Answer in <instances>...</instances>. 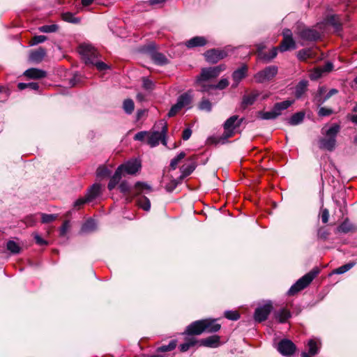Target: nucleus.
<instances>
[{
    "label": "nucleus",
    "mask_w": 357,
    "mask_h": 357,
    "mask_svg": "<svg viewBox=\"0 0 357 357\" xmlns=\"http://www.w3.org/2000/svg\"><path fill=\"white\" fill-rule=\"evenodd\" d=\"M119 188L120 191L124 194L128 193L130 191V185L128 184V183L127 181H122L120 183Z\"/></svg>",
    "instance_id": "052dcab7"
},
{
    "label": "nucleus",
    "mask_w": 357,
    "mask_h": 357,
    "mask_svg": "<svg viewBox=\"0 0 357 357\" xmlns=\"http://www.w3.org/2000/svg\"><path fill=\"white\" fill-rule=\"evenodd\" d=\"M135 188L136 190L137 195H140L141 193H142L144 191L151 192L152 190V188L150 185L142 182H137L135 185Z\"/></svg>",
    "instance_id": "e433bc0d"
},
{
    "label": "nucleus",
    "mask_w": 357,
    "mask_h": 357,
    "mask_svg": "<svg viewBox=\"0 0 357 357\" xmlns=\"http://www.w3.org/2000/svg\"><path fill=\"white\" fill-rule=\"evenodd\" d=\"M87 202H90L89 200L87 199V197L86 196L85 197L79 198L74 202V207L79 208L81 206L84 205Z\"/></svg>",
    "instance_id": "e2e57ef3"
},
{
    "label": "nucleus",
    "mask_w": 357,
    "mask_h": 357,
    "mask_svg": "<svg viewBox=\"0 0 357 357\" xmlns=\"http://www.w3.org/2000/svg\"><path fill=\"white\" fill-rule=\"evenodd\" d=\"M78 52L86 65L90 64L92 60L98 58L99 53L91 44L82 43L78 47Z\"/></svg>",
    "instance_id": "6e6552de"
},
{
    "label": "nucleus",
    "mask_w": 357,
    "mask_h": 357,
    "mask_svg": "<svg viewBox=\"0 0 357 357\" xmlns=\"http://www.w3.org/2000/svg\"><path fill=\"white\" fill-rule=\"evenodd\" d=\"M7 249L13 254H17L20 252V247L13 241L7 243Z\"/></svg>",
    "instance_id": "3c124183"
},
{
    "label": "nucleus",
    "mask_w": 357,
    "mask_h": 357,
    "mask_svg": "<svg viewBox=\"0 0 357 357\" xmlns=\"http://www.w3.org/2000/svg\"><path fill=\"white\" fill-rule=\"evenodd\" d=\"M355 262H349L333 270V274H343L355 266Z\"/></svg>",
    "instance_id": "a19ab883"
},
{
    "label": "nucleus",
    "mask_w": 357,
    "mask_h": 357,
    "mask_svg": "<svg viewBox=\"0 0 357 357\" xmlns=\"http://www.w3.org/2000/svg\"><path fill=\"white\" fill-rule=\"evenodd\" d=\"M110 174V171L106 167H99L97 169V175L98 176H108Z\"/></svg>",
    "instance_id": "0e129e2a"
},
{
    "label": "nucleus",
    "mask_w": 357,
    "mask_h": 357,
    "mask_svg": "<svg viewBox=\"0 0 357 357\" xmlns=\"http://www.w3.org/2000/svg\"><path fill=\"white\" fill-rule=\"evenodd\" d=\"M96 229L97 224L96 220L93 218H89L83 223L80 232L82 234H89L96 231Z\"/></svg>",
    "instance_id": "4be33fe9"
},
{
    "label": "nucleus",
    "mask_w": 357,
    "mask_h": 357,
    "mask_svg": "<svg viewBox=\"0 0 357 357\" xmlns=\"http://www.w3.org/2000/svg\"><path fill=\"white\" fill-rule=\"evenodd\" d=\"M63 20L73 24H77L80 20L78 17H75L74 14L67 12L63 14Z\"/></svg>",
    "instance_id": "09e8293b"
},
{
    "label": "nucleus",
    "mask_w": 357,
    "mask_h": 357,
    "mask_svg": "<svg viewBox=\"0 0 357 357\" xmlns=\"http://www.w3.org/2000/svg\"><path fill=\"white\" fill-rule=\"evenodd\" d=\"M277 349L282 356H290L294 354L296 346L291 340L283 339L278 343Z\"/></svg>",
    "instance_id": "f8f14e48"
},
{
    "label": "nucleus",
    "mask_w": 357,
    "mask_h": 357,
    "mask_svg": "<svg viewBox=\"0 0 357 357\" xmlns=\"http://www.w3.org/2000/svg\"><path fill=\"white\" fill-rule=\"evenodd\" d=\"M101 185L98 183H94L87 191L86 197L89 202L96 199L100 193Z\"/></svg>",
    "instance_id": "cd10ccee"
},
{
    "label": "nucleus",
    "mask_w": 357,
    "mask_h": 357,
    "mask_svg": "<svg viewBox=\"0 0 357 357\" xmlns=\"http://www.w3.org/2000/svg\"><path fill=\"white\" fill-rule=\"evenodd\" d=\"M89 66H94L100 71L105 70L109 68L108 66L105 63L99 61L98 58L92 60V62L90 63V64H89Z\"/></svg>",
    "instance_id": "8fccbe9b"
},
{
    "label": "nucleus",
    "mask_w": 357,
    "mask_h": 357,
    "mask_svg": "<svg viewBox=\"0 0 357 357\" xmlns=\"http://www.w3.org/2000/svg\"><path fill=\"white\" fill-rule=\"evenodd\" d=\"M225 317L232 321H236L240 318V314L237 311L227 310L225 312Z\"/></svg>",
    "instance_id": "5fc2aeb1"
},
{
    "label": "nucleus",
    "mask_w": 357,
    "mask_h": 357,
    "mask_svg": "<svg viewBox=\"0 0 357 357\" xmlns=\"http://www.w3.org/2000/svg\"><path fill=\"white\" fill-rule=\"evenodd\" d=\"M33 236L38 245H47L48 244L47 241L44 240L38 233H33Z\"/></svg>",
    "instance_id": "680f3d73"
},
{
    "label": "nucleus",
    "mask_w": 357,
    "mask_h": 357,
    "mask_svg": "<svg viewBox=\"0 0 357 357\" xmlns=\"http://www.w3.org/2000/svg\"><path fill=\"white\" fill-rule=\"evenodd\" d=\"M243 119H238V116L234 115L229 117L224 123V132L221 137L223 140H227L228 138L231 137L234 133L235 130L240 127L243 123Z\"/></svg>",
    "instance_id": "423d86ee"
},
{
    "label": "nucleus",
    "mask_w": 357,
    "mask_h": 357,
    "mask_svg": "<svg viewBox=\"0 0 357 357\" xmlns=\"http://www.w3.org/2000/svg\"><path fill=\"white\" fill-rule=\"evenodd\" d=\"M324 24L332 26L335 31H339L342 28V24L339 17L335 15H331L324 19Z\"/></svg>",
    "instance_id": "393cba45"
},
{
    "label": "nucleus",
    "mask_w": 357,
    "mask_h": 357,
    "mask_svg": "<svg viewBox=\"0 0 357 357\" xmlns=\"http://www.w3.org/2000/svg\"><path fill=\"white\" fill-rule=\"evenodd\" d=\"M329 235V232L325 228H320L317 232V236L321 239H326Z\"/></svg>",
    "instance_id": "69168bd1"
},
{
    "label": "nucleus",
    "mask_w": 357,
    "mask_h": 357,
    "mask_svg": "<svg viewBox=\"0 0 357 357\" xmlns=\"http://www.w3.org/2000/svg\"><path fill=\"white\" fill-rule=\"evenodd\" d=\"M308 86V81L301 80L300 81L295 87V96L296 98H301L304 93L306 91Z\"/></svg>",
    "instance_id": "c85d7f7f"
},
{
    "label": "nucleus",
    "mask_w": 357,
    "mask_h": 357,
    "mask_svg": "<svg viewBox=\"0 0 357 357\" xmlns=\"http://www.w3.org/2000/svg\"><path fill=\"white\" fill-rule=\"evenodd\" d=\"M227 56L226 51L219 49H211L204 53L206 60L211 63H216Z\"/></svg>",
    "instance_id": "ddd939ff"
},
{
    "label": "nucleus",
    "mask_w": 357,
    "mask_h": 357,
    "mask_svg": "<svg viewBox=\"0 0 357 357\" xmlns=\"http://www.w3.org/2000/svg\"><path fill=\"white\" fill-rule=\"evenodd\" d=\"M278 71L276 66H269L264 69L259 71L254 75V78L257 83H264L271 80L275 77Z\"/></svg>",
    "instance_id": "1a4fd4ad"
},
{
    "label": "nucleus",
    "mask_w": 357,
    "mask_h": 357,
    "mask_svg": "<svg viewBox=\"0 0 357 357\" xmlns=\"http://www.w3.org/2000/svg\"><path fill=\"white\" fill-rule=\"evenodd\" d=\"M24 75L30 79H40L45 77L47 73L45 70L32 68L26 70Z\"/></svg>",
    "instance_id": "5701e85b"
},
{
    "label": "nucleus",
    "mask_w": 357,
    "mask_h": 357,
    "mask_svg": "<svg viewBox=\"0 0 357 357\" xmlns=\"http://www.w3.org/2000/svg\"><path fill=\"white\" fill-rule=\"evenodd\" d=\"M192 97L193 96L190 91L180 95L177 98L176 103L172 105L168 112V117L174 116L181 109L184 107L190 108L192 101Z\"/></svg>",
    "instance_id": "39448f33"
},
{
    "label": "nucleus",
    "mask_w": 357,
    "mask_h": 357,
    "mask_svg": "<svg viewBox=\"0 0 357 357\" xmlns=\"http://www.w3.org/2000/svg\"><path fill=\"white\" fill-rule=\"evenodd\" d=\"M248 71V66L245 64H243L233 72L231 75V77L234 81V83L232 84L233 88L238 86L239 83L247 76Z\"/></svg>",
    "instance_id": "2eb2a0df"
},
{
    "label": "nucleus",
    "mask_w": 357,
    "mask_h": 357,
    "mask_svg": "<svg viewBox=\"0 0 357 357\" xmlns=\"http://www.w3.org/2000/svg\"><path fill=\"white\" fill-rule=\"evenodd\" d=\"M137 205L145 211H149L151 209V202L149 198L144 195L139 196L137 199Z\"/></svg>",
    "instance_id": "72a5a7b5"
},
{
    "label": "nucleus",
    "mask_w": 357,
    "mask_h": 357,
    "mask_svg": "<svg viewBox=\"0 0 357 357\" xmlns=\"http://www.w3.org/2000/svg\"><path fill=\"white\" fill-rule=\"evenodd\" d=\"M47 40V37L43 35L35 36L31 40V45H36L39 43H42Z\"/></svg>",
    "instance_id": "4d7b16f0"
},
{
    "label": "nucleus",
    "mask_w": 357,
    "mask_h": 357,
    "mask_svg": "<svg viewBox=\"0 0 357 357\" xmlns=\"http://www.w3.org/2000/svg\"><path fill=\"white\" fill-rule=\"evenodd\" d=\"M333 113V111L331 109H328L326 107H321L318 112V114L319 116H327L331 115Z\"/></svg>",
    "instance_id": "774afa93"
},
{
    "label": "nucleus",
    "mask_w": 357,
    "mask_h": 357,
    "mask_svg": "<svg viewBox=\"0 0 357 357\" xmlns=\"http://www.w3.org/2000/svg\"><path fill=\"white\" fill-rule=\"evenodd\" d=\"M195 169V165L193 162L185 164L180 168L181 176V178H185L189 176Z\"/></svg>",
    "instance_id": "f704fd0d"
},
{
    "label": "nucleus",
    "mask_w": 357,
    "mask_h": 357,
    "mask_svg": "<svg viewBox=\"0 0 357 357\" xmlns=\"http://www.w3.org/2000/svg\"><path fill=\"white\" fill-rule=\"evenodd\" d=\"M123 109L127 114H131L135 109V104L132 99H126L123 102Z\"/></svg>",
    "instance_id": "58836bf2"
},
{
    "label": "nucleus",
    "mask_w": 357,
    "mask_h": 357,
    "mask_svg": "<svg viewBox=\"0 0 357 357\" xmlns=\"http://www.w3.org/2000/svg\"><path fill=\"white\" fill-rule=\"evenodd\" d=\"M117 168L120 169L122 174H135L140 169L141 163L136 159L132 160L119 165Z\"/></svg>",
    "instance_id": "4468645a"
},
{
    "label": "nucleus",
    "mask_w": 357,
    "mask_h": 357,
    "mask_svg": "<svg viewBox=\"0 0 357 357\" xmlns=\"http://www.w3.org/2000/svg\"><path fill=\"white\" fill-rule=\"evenodd\" d=\"M122 174H123L121 172L120 169L117 168L108 183L107 188L109 190H112L116 186L121 178Z\"/></svg>",
    "instance_id": "7c9ffc66"
},
{
    "label": "nucleus",
    "mask_w": 357,
    "mask_h": 357,
    "mask_svg": "<svg viewBox=\"0 0 357 357\" xmlns=\"http://www.w3.org/2000/svg\"><path fill=\"white\" fill-rule=\"evenodd\" d=\"M229 85V81L227 78H222L217 84H202L200 91L209 92L211 90L219 89L222 90Z\"/></svg>",
    "instance_id": "dca6fc26"
},
{
    "label": "nucleus",
    "mask_w": 357,
    "mask_h": 357,
    "mask_svg": "<svg viewBox=\"0 0 357 357\" xmlns=\"http://www.w3.org/2000/svg\"><path fill=\"white\" fill-rule=\"evenodd\" d=\"M300 40L303 42H314L321 38V33L314 29L304 27L298 32Z\"/></svg>",
    "instance_id": "9d476101"
},
{
    "label": "nucleus",
    "mask_w": 357,
    "mask_h": 357,
    "mask_svg": "<svg viewBox=\"0 0 357 357\" xmlns=\"http://www.w3.org/2000/svg\"><path fill=\"white\" fill-rule=\"evenodd\" d=\"M323 71L321 70L320 67H318L314 70V71L310 74V79L312 80H316L321 77L323 74Z\"/></svg>",
    "instance_id": "bf43d9fd"
},
{
    "label": "nucleus",
    "mask_w": 357,
    "mask_h": 357,
    "mask_svg": "<svg viewBox=\"0 0 357 357\" xmlns=\"http://www.w3.org/2000/svg\"><path fill=\"white\" fill-rule=\"evenodd\" d=\"M146 137H148V132L140 131L135 134L134 139L136 141H143Z\"/></svg>",
    "instance_id": "338daca9"
},
{
    "label": "nucleus",
    "mask_w": 357,
    "mask_h": 357,
    "mask_svg": "<svg viewBox=\"0 0 357 357\" xmlns=\"http://www.w3.org/2000/svg\"><path fill=\"white\" fill-rule=\"evenodd\" d=\"M198 345L210 348H216L220 345V337L215 335L202 339L198 340Z\"/></svg>",
    "instance_id": "a211bd4d"
},
{
    "label": "nucleus",
    "mask_w": 357,
    "mask_h": 357,
    "mask_svg": "<svg viewBox=\"0 0 357 357\" xmlns=\"http://www.w3.org/2000/svg\"><path fill=\"white\" fill-rule=\"evenodd\" d=\"M318 273V270L313 269L307 274H305V275H303L290 287V289L288 291V294L294 295L298 291L307 287Z\"/></svg>",
    "instance_id": "20e7f679"
},
{
    "label": "nucleus",
    "mask_w": 357,
    "mask_h": 357,
    "mask_svg": "<svg viewBox=\"0 0 357 357\" xmlns=\"http://www.w3.org/2000/svg\"><path fill=\"white\" fill-rule=\"evenodd\" d=\"M177 344L176 340H172L167 345H162L157 349L158 352H166L174 350Z\"/></svg>",
    "instance_id": "79ce46f5"
},
{
    "label": "nucleus",
    "mask_w": 357,
    "mask_h": 357,
    "mask_svg": "<svg viewBox=\"0 0 357 357\" xmlns=\"http://www.w3.org/2000/svg\"><path fill=\"white\" fill-rule=\"evenodd\" d=\"M185 156V153L184 152H181L179 154H178L176 157H174L173 159H172L170 162V167L172 169H176L178 164L181 162V160H183Z\"/></svg>",
    "instance_id": "c03bdc74"
},
{
    "label": "nucleus",
    "mask_w": 357,
    "mask_h": 357,
    "mask_svg": "<svg viewBox=\"0 0 357 357\" xmlns=\"http://www.w3.org/2000/svg\"><path fill=\"white\" fill-rule=\"evenodd\" d=\"M305 113L303 112H298L294 114L290 118L287 119V123L290 126H297L301 123L304 119Z\"/></svg>",
    "instance_id": "c756f323"
},
{
    "label": "nucleus",
    "mask_w": 357,
    "mask_h": 357,
    "mask_svg": "<svg viewBox=\"0 0 357 357\" xmlns=\"http://www.w3.org/2000/svg\"><path fill=\"white\" fill-rule=\"evenodd\" d=\"M257 116L259 119L262 120H273L277 118L276 115H275L274 114L273 109L271 111L268 112L259 111L257 113Z\"/></svg>",
    "instance_id": "ea45409f"
},
{
    "label": "nucleus",
    "mask_w": 357,
    "mask_h": 357,
    "mask_svg": "<svg viewBox=\"0 0 357 357\" xmlns=\"http://www.w3.org/2000/svg\"><path fill=\"white\" fill-rule=\"evenodd\" d=\"M17 87L20 90H24L25 89H30L31 90L38 91L39 89V85L36 82H29V83L20 82L17 84Z\"/></svg>",
    "instance_id": "37998d69"
},
{
    "label": "nucleus",
    "mask_w": 357,
    "mask_h": 357,
    "mask_svg": "<svg viewBox=\"0 0 357 357\" xmlns=\"http://www.w3.org/2000/svg\"><path fill=\"white\" fill-rule=\"evenodd\" d=\"M313 56V52L311 49H303L298 52L297 57L301 61H306Z\"/></svg>",
    "instance_id": "4c0bfd02"
},
{
    "label": "nucleus",
    "mask_w": 357,
    "mask_h": 357,
    "mask_svg": "<svg viewBox=\"0 0 357 357\" xmlns=\"http://www.w3.org/2000/svg\"><path fill=\"white\" fill-rule=\"evenodd\" d=\"M199 109L201 110L211 112L212 109V105L208 100L203 99L199 104Z\"/></svg>",
    "instance_id": "603ef678"
},
{
    "label": "nucleus",
    "mask_w": 357,
    "mask_h": 357,
    "mask_svg": "<svg viewBox=\"0 0 357 357\" xmlns=\"http://www.w3.org/2000/svg\"><path fill=\"white\" fill-rule=\"evenodd\" d=\"M142 86L145 90L151 91L155 88V83L148 77H143Z\"/></svg>",
    "instance_id": "de8ad7c7"
},
{
    "label": "nucleus",
    "mask_w": 357,
    "mask_h": 357,
    "mask_svg": "<svg viewBox=\"0 0 357 357\" xmlns=\"http://www.w3.org/2000/svg\"><path fill=\"white\" fill-rule=\"evenodd\" d=\"M198 344V340L195 337L186 338L185 342L179 346V349L181 352H185L190 348Z\"/></svg>",
    "instance_id": "473e14b6"
},
{
    "label": "nucleus",
    "mask_w": 357,
    "mask_h": 357,
    "mask_svg": "<svg viewBox=\"0 0 357 357\" xmlns=\"http://www.w3.org/2000/svg\"><path fill=\"white\" fill-rule=\"evenodd\" d=\"M70 229V221L66 220L59 229L61 236H64Z\"/></svg>",
    "instance_id": "13d9d810"
},
{
    "label": "nucleus",
    "mask_w": 357,
    "mask_h": 357,
    "mask_svg": "<svg viewBox=\"0 0 357 357\" xmlns=\"http://www.w3.org/2000/svg\"><path fill=\"white\" fill-rule=\"evenodd\" d=\"M272 303L268 301L262 305L257 307L255 309L254 318L257 322H262L267 319L269 314L272 310Z\"/></svg>",
    "instance_id": "9b49d317"
},
{
    "label": "nucleus",
    "mask_w": 357,
    "mask_h": 357,
    "mask_svg": "<svg viewBox=\"0 0 357 357\" xmlns=\"http://www.w3.org/2000/svg\"><path fill=\"white\" fill-rule=\"evenodd\" d=\"M296 48V43L293 38H283L278 50L283 52Z\"/></svg>",
    "instance_id": "bb28decb"
},
{
    "label": "nucleus",
    "mask_w": 357,
    "mask_h": 357,
    "mask_svg": "<svg viewBox=\"0 0 357 357\" xmlns=\"http://www.w3.org/2000/svg\"><path fill=\"white\" fill-rule=\"evenodd\" d=\"M206 44V40L203 36H195L185 42V45L188 48L203 47Z\"/></svg>",
    "instance_id": "412c9836"
},
{
    "label": "nucleus",
    "mask_w": 357,
    "mask_h": 357,
    "mask_svg": "<svg viewBox=\"0 0 357 357\" xmlns=\"http://www.w3.org/2000/svg\"><path fill=\"white\" fill-rule=\"evenodd\" d=\"M58 215L56 214H46V213H42L41 218H42V222L43 223H50L51 222L54 221L57 218Z\"/></svg>",
    "instance_id": "864d4df0"
},
{
    "label": "nucleus",
    "mask_w": 357,
    "mask_h": 357,
    "mask_svg": "<svg viewBox=\"0 0 357 357\" xmlns=\"http://www.w3.org/2000/svg\"><path fill=\"white\" fill-rule=\"evenodd\" d=\"M259 96V93L257 91H254L248 95H244L242 98V107L245 108L249 105H253Z\"/></svg>",
    "instance_id": "b1692460"
},
{
    "label": "nucleus",
    "mask_w": 357,
    "mask_h": 357,
    "mask_svg": "<svg viewBox=\"0 0 357 357\" xmlns=\"http://www.w3.org/2000/svg\"><path fill=\"white\" fill-rule=\"evenodd\" d=\"M24 223L26 227H32L36 222V218L35 215H29L26 216L23 220Z\"/></svg>",
    "instance_id": "6e6d98bb"
},
{
    "label": "nucleus",
    "mask_w": 357,
    "mask_h": 357,
    "mask_svg": "<svg viewBox=\"0 0 357 357\" xmlns=\"http://www.w3.org/2000/svg\"><path fill=\"white\" fill-rule=\"evenodd\" d=\"M277 54L278 48L273 47L268 53L261 51L259 53V59L263 61L264 62H269L275 57H276Z\"/></svg>",
    "instance_id": "2f4dec72"
},
{
    "label": "nucleus",
    "mask_w": 357,
    "mask_h": 357,
    "mask_svg": "<svg viewBox=\"0 0 357 357\" xmlns=\"http://www.w3.org/2000/svg\"><path fill=\"white\" fill-rule=\"evenodd\" d=\"M294 100H287L282 102H276L273 107V110L276 117L282 114V111L288 109L292 104Z\"/></svg>",
    "instance_id": "6ab92c4d"
},
{
    "label": "nucleus",
    "mask_w": 357,
    "mask_h": 357,
    "mask_svg": "<svg viewBox=\"0 0 357 357\" xmlns=\"http://www.w3.org/2000/svg\"><path fill=\"white\" fill-rule=\"evenodd\" d=\"M291 314L290 311L284 307L280 308L274 312V317L280 323L286 322L290 317Z\"/></svg>",
    "instance_id": "aec40b11"
},
{
    "label": "nucleus",
    "mask_w": 357,
    "mask_h": 357,
    "mask_svg": "<svg viewBox=\"0 0 357 357\" xmlns=\"http://www.w3.org/2000/svg\"><path fill=\"white\" fill-rule=\"evenodd\" d=\"M45 55V50L43 47H39L38 50L31 52L29 59L34 63H40L43 61Z\"/></svg>",
    "instance_id": "a878e982"
},
{
    "label": "nucleus",
    "mask_w": 357,
    "mask_h": 357,
    "mask_svg": "<svg viewBox=\"0 0 357 357\" xmlns=\"http://www.w3.org/2000/svg\"><path fill=\"white\" fill-rule=\"evenodd\" d=\"M340 131V126L337 123H333L327 130L323 128L321 129V134L324 137H321L318 141L319 149L328 151H334L336 147V138Z\"/></svg>",
    "instance_id": "f257e3e1"
},
{
    "label": "nucleus",
    "mask_w": 357,
    "mask_h": 357,
    "mask_svg": "<svg viewBox=\"0 0 357 357\" xmlns=\"http://www.w3.org/2000/svg\"><path fill=\"white\" fill-rule=\"evenodd\" d=\"M352 229V225L347 220H344L338 227L337 231L341 233H348Z\"/></svg>",
    "instance_id": "a18cd8bd"
},
{
    "label": "nucleus",
    "mask_w": 357,
    "mask_h": 357,
    "mask_svg": "<svg viewBox=\"0 0 357 357\" xmlns=\"http://www.w3.org/2000/svg\"><path fill=\"white\" fill-rule=\"evenodd\" d=\"M220 324H217L215 320L202 319L192 322L187 326L183 333L187 335H200L203 332H217L220 329Z\"/></svg>",
    "instance_id": "f03ea898"
},
{
    "label": "nucleus",
    "mask_w": 357,
    "mask_h": 357,
    "mask_svg": "<svg viewBox=\"0 0 357 357\" xmlns=\"http://www.w3.org/2000/svg\"><path fill=\"white\" fill-rule=\"evenodd\" d=\"M154 128L157 130H153L151 132H148L147 144L151 147L158 146L161 142L163 145L167 144V124L165 121H160L154 126Z\"/></svg>",
    "instance_id": "7ed1b4c3"
},
{
    "label": "nucleus",
    "mask_w": 357,
    "mask_h": 357,
    "mask_svg": "<svg viewBox=\"0 0 357 357\" xmlns=\"http://www.w3.org/2000/svg\"><path fill=\"white\" fill-rule=\"evenodd\" d=\"M308 347V354L311 356H315L319 354L321 347V342L319 338L312 337L307 341V344Z\"/></svg>",
    "instance_id": "f3484780"
},
{
    "label": "nucleus",
    "mask_w": 357,
    "mask_h": 357,
    "mask_svg": "<svg viewBox=\"0 0 357 357\" xmlns=\"http://www.w3.org/2000/svg\"><path fill=\"white\" fill-rule=\"evenodd\" d=\"M226 69L225 65H219L214 67L205 68L202 70L200 75L197 79V82L200 85L205 84L204 82L217 77L222 71Z\"/></svg>",
    "instance_id": "0eeeda50"
},
{
    "label": "nucleus",
    "mask_w": 357,
    "mask_h": 357,
    "mask_svg": "<svg viewBox=\"0 0 357 357\" xmlns=\"http://www.w3.org/2000/svg\"><path fill=\"white\" fill-rule=\"evenodd\" d=\"M59 29L56 24L43 25L38 28L39 31L43 33H54Z\"/></svg>",
    "instance_id": "49530a36"
},
{
    "label": "nucleus",
    "mask_w": 357,
    "mask_h": 357,
    "mask_svg": "<svg viewBox=\"0 0 357 357\" xmlns=\"http://www.w3.org/2000/svg\"><path fill=\"white\" fill-rule=\"evenodd\" d=\"M151 59L155 64L160 66L165 65L168 62L167 57L164 54L159 52L153 53L151 55Z\"/></svg>",
    "instance_id": "c9c22d12"
}]
</instances>
